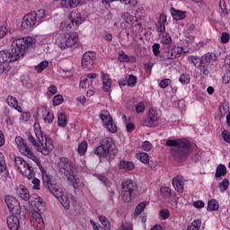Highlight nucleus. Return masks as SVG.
<instances>
[{
  "mask_svg": "<svg viewBox=\"0 0 230 230\" xmlns=\"http://www.w3.org/2000/svg\"><path fill=\"white\" fill-rule=\"evenodd\" d=\"M53 35L49 34L46 36H36V37H23V38H15L13 40V46L14 47L15 55L14 59L22 58L26 52L31 49L35 48L37 44H51L53 42Z\"/></svg>",
  "mask_w": 230,
  "mask_h": 230,
  "instance_id": "nucleus-1",
  "label": "nucleus"
},
{
  "mask_svg": "<svg viewBox=\"0 0 230 230\" xmlns=\"http://www.w3.org/2000/svg\"><path fill=\"white\" fill-rule=\"evenodd\" d=\"M29 204L32 208L29 214L31 227L37 230L44 229L46 224L44 223L42 213L46 211V201L38 194H34L31 196Z\"/></svg>",
  "mask_w": 230,
  "mask_h": 230,
  "instance_id": "nucleus-2",
  "label": "nucleus"
},
{
  "mask_svg": "<svg viewBox=\"0 0 230 230\" xmlns=\"http://www.w3.org/2000/svg\"><path fill=\"white\" fill-rule=\"evenodd\" d=\"M60 173H63L66 179L70 182L74 190H84L85 188V182L84 180L76 177L78 169L76 165L69 160L67 157H61L58 163Z\"/></svg>",
  "mask_w": 230,
  "mask_h": 230,
  "instance_id": "nucleus-3",
  "label": "nucleus"
},
{
  "mask_svg": "<svg viewBox=\"0 0 230 230\" xmlns=\"http://www.w3.org/2000/svg\"><path fill=\"white\" fill-rule=\"evenodd\" d=\"M39 124L34 125V131L37 139L33 135L28 136V140L31 143L34 149L37 152H40L42 155H49V152L55 149V145L53 144V139L49 136L44 134L40 129H37Z\"/></svg>",
  "mask_w": 230,
  "mask_h": 230,
  "instance_id": "nucleus-4",
  "label": "nucleus"
},
{
  "mask_svg": "<svg viewBox=\"0 0 230 230\" xmlns=\"http://www.w3.org/2000/svg\"><path fill=\"white\" fill-rule=\"evenodd\" d=\"M167 146H172L171 154L177 163L184 161L190 154V141L184 138L169 139L166 141Z\"/></svg>",
  "mask_w": 230,
  "mask_h": 230,
  "instance_id": "nucleus-5",
  "label": "nucleus"
},
{
  "mask_svg": "<svg viewBox=\"0 0 230 230\" xmlns=\"http://www.w3.org/2000/svg\"><path fill=\"white\" fill-rule=\"evenodd\" d=\"M14 164L21 175L29 180L32 179V190H40V180L35 178V171L28 162L19 156H16L14 157Z\"/></svg>",
  "mask_w": 230,
  "mask_h": 230,
  "instance_id": "nucleus-6",
  "label": "nucleus"
},
{
  "mask_svg": "<svg viewBox=\"0 0 230 230\" xmlns=\"http://www.w3.org/2000/svg\"><path fill=\"white\" fill-rule=\"evenodd\" d=\"M78 40V33L76 32H59L54 37V46L59 51H66V49L76 46Z\"/></svg>",
  "mask_w": 230,
  "mask_h": 230,
  "instance_id": "nucleus-7",
  "label": "nucleus"
},
{
  "mask_svg": "<svg viewBox=\"0 0 230 230\" xmlns=\"http://www.w3.org/2000/svg\"><path fill=\"white\" fill-rule=\"evenodd\" d=\"M117 153L116 145L111 137L102 139V145L95 149V154L99 155V157H112L116 155Z\"/></svg>",
  "mask_w": 230,
  "mask_h": 230,
  "instance_id": "nucleus-8",
  "label": "nucleus"
},
{
  "mask_svg": "<svg viewBox=\"0 0 230 230\" xmlns=\"http://www.w3.org/2000/svg\"><path fill=\"white\" fill-rule=\"evenodd\" d=\"M12 48L13 49L11 50L0 51V75H3L4 71H10V64H12V62H16V60L22 58H13V57H15V47L13 46V41L12 42Z\"/></svg>",
  "mask_w": 230,
  "mask_h": 230,
  "instance_id": "nucleus-9",
  "label": "nucleus"
},
{
  "mask_svg": "<svg viewBox=\"0 0 230 230\" xmlns=\"http://www.w3.org/2000/svg\"><path fill=\"white\" fill-rule=\"evenodd\" d=\"M12 48L13 49L11 50L0 51V75H3L4 71H10V64H12V62H16V60L22 58H13V57H15V47L13 46V41L12 42Z\"/></svg>",
  "mask_w": 230,
  "mask_h": 230,
  "instance_id": "nucleus-10",
  "label": "nucleus"
},
{
  "mask_svg": "<svg viewBox=\"0 0 230 230\" xmlns=\"http://www.w3.org/2000/svg\"><path fill=\"white\" fill-rule=\"evenodd\" d=\"M49 190L50 193L58 199L65 209H69L71 206V195H69V193L64 191V190L57 184H49Z\"/></svg>",
  "mask_w": 230,
  "mask_h": 230,
  "instance_id": "nucleus-11",
  "label": "nucleus"
},
{
  "mask_svg": "<svg viewBox=\"0 0 230 230\" xmlns=\"http://www.w3.org/2000/svg\"><path fill=\"white\" fill-rule=\"evenodd\" d=\"M82 22H84V19L82 17V14L80 13V12L78 11H73L70 13V16L68 19L64 20L61 23H60V30H62V31H69V30H73L78 28V26H80V24H82Z\"/></svg>",
  "mask_w": 230,
  "mask_h": 230,
  "instance_id": "nucleus-12",
  "label": "nucleus"
},
{
  "mask_svg": "<svg viewBox=\"0 0 230 230\" xmlns=\"http://www.w3.org/2000/svg\"><path fill=\"white\" fill-rule=\"evenodd\" d=\"M137 193V185L132 180H123L121 183V197L124 202H131Z\"/></svg>",
  "mask_w": 230,
  "mask_h": 230,
  "instance_id": "nucleus-13",
  "label": "nucleus"
},
{
  "mask_svg": "<svg viewBox=\"0 0 230 230\" xmlns=\"http://www.w3.org/2000/svg\"><path fill=\"white\" fill-rule=\"evenodd\" d=\"M15 143L19 152L22 155H25V157H28V159H31V161L39 164V158L35 156V155L33 154V151L30 149V146H28V145L26 144V141H24L22 137H16Z\"/></svg>",
  "mask_w": 230,
  "mask_h": 230,
  "instance_id": "nucleus-14",
  "label": "nucleus"
},
{
  "mask_svg": "<svg viewBox=\"0 0 230 230\" xmlns=\"http://www.w3.org/2000/svg\"><path fill=\"white\" fill-rule=\"evenodd\" d=\"M37 13L31 12L30 13L26 14L22 20V31L23 33H28L31 31L35 26L37 25Z\"/></svg>",
  "mask_w": 230,
  "mask_h": 230,
  "instance_id": "nucleus-15",
  "label": "nucleus"
},
{
  "mask_svg": "<svg viewBox=\"0 0 230 230\" xmlns=\"http://www.w3.org/2000/svg\"><path fill=\"white\" fill-rule=\"evenodd\" d=\"M100 119L102 121L103 127L109 130L111 134H114L118 132V127H116V124H114V121L112 120V116L108 111H102L100 113Z\"/></svg>",
  "mask_w": 230,
  "mask_h": 230,
  "instance_id": "nucleus-16",
  "label": "nucleus"
},
{
  "mask_svg": "<svg viewBox=\"0 0 230 230\" xmlns=\"http://www.w3.org/2000/svg\"><path fill=\"white\" fill-rule=\"evenodd\" d=\"M217 60V56L214 53H207L200 58V71L203 72V75H208L209 71L208 66L209 64H213Z\"/></svg>",
  "mask_w": 230,
  "mask_h": 230,
  "instance_id": "nucleus-17",
  "label": "nucleus"
},
{
  "mask_svg": "<svg viewBox=\"0 0 230 230\" xmlns=\"http://www.w3.org/2000/svg\"><path fill=\"white\" fill-rule=\"evenodd\" d=\"M94 60H96V52H85L82 58V66L84 69H93L94 66Z\"/></svg>",
  "mask_w": 230,
  "mask_h": 230,
  "instance_id": "nucleus-18",
  "label": "nucleus"
},
{
  "mask_svg": "<svg viewBox=\"0 0 230 230\" xmlns=\"http://www.w3.org/2000/svg\"><path fill=\"white\" fill-rule=\"evenodd\" d=\"M4 200L10 213H21V203L15 197L6 195Z\"/></svg>",
  "mask_w": 230,
  "mask_h": 230,
  "instance_id": "nucleus-19",
  "label": "nucleus"
},
{
  "mask_svg": "<svg viewBox=\"0 0 230 230\" xmlns=\"http://www.w3.org/2000/svg\"><path fill=\"white\" fill-rule=\"evenodd\" d=\"M186 182V180H184V177L181 175H177L172 179V186L178 193H183L184 192V184Z\"/></svg>",
  "mask_w": 230,
  "mask_h": 230,
  "instance_id": "nucleus-20",
  "label": "nucleus"
},
{
  "mask_svg": "<svg viewBox=\"0 0 230 230\" xmlns=\"http://www.w3.org/2000/svg\"><path fill=\"white\" fill-rule=\"evenodd\" d=\"M99 222H101L104 230H111V223L109 222L107 217H105L104 216H100ZM90 224L91 226H93V230H102V226H99L98 224H96V222H94L93 220H90Z\"/></svg>",
  "mask_w": 230,
  "mask_h": 230,
  "instance_id": "nucleus-21",
  "label": "nucleus"
},
{
  "mask_svg": "<svg viewBox=\"0 0 230 230\" xmlns=\"http://www.w3.org/2000/svg\"><path fill=\"white\" fill-rule=\"evenodd\" d=\"M16 194L18 197H20V199H22V200H29V203L31 201V197L34 195L32 194L30 196V191L26 187H24V185H20L16 188Z\"/></svg>",
  "mask_w": 230,
  "mask_h": 230,
  "instance_id": "nucleus-22",
  "label": "nucleus"
},
{
  "mask_svg": "<svg viewBox=\"0 0 230 230\" xmlns=\"http://www.w3.org/2000/svg\"><path fill=\"white\" fill-rule=\"evenodd\" d=\"M149 123L146 124V127H152V123L155 121L159 120L161 118V111L157 110L156 108H150L148 112Z\"/></svg>",
  "mask_w": 230,
  "mask_h": 230,
  "instance_id": "nucleus-23",
  "label": "nucleus"
},
{
  "mask_svg": "<svg viewBox=\"0 0 230 230\" xmlns=\"http://www.w3.org/2000/svg\"><path fill=\"white\" fill-rule=\"evenodd\" d=\"M20 226L21 222L16 216L11 215L7 217V226L10 230H18Z\"/></svg>",
  "mask_w": 230,
  "mask_h": 230,
  "instance_id": "nucleus-24",
  "label": "nucleus"
},
{
  "mask_svg": "<svg viewBox=\"0 0 230 230\" xmlns=\"http://www.w3.org/2000/svg\"><path fill=\"white\" fill-rule=\"evenodd\" d=\"M7 104L9 107H13L18 112H22V106L19 104L17 99L12 95L7 96L6 98Z\"/></svg>",
  "mask_w": 230,
  "mask_h": 230,
  "instance_id": "nucleus-25",
  "label": "nucleus"
},
{
  "mask_svg": "<svg viewBox=\"0 0 230 230\" xmlns=\"http://www.w3.org/2000/svg\"><path fill=\"white\" fill-rule=\"evenodd\" d=\"M102 89L105 93H110L111 87H112V80L111 79V76L108 74H103L102 77Z\"/></svg>",
  "mask_w": 230,
  "mask_h": 230,
  "instance_id": "nucleus-26",
  "label": "nucleus"
},
{
  "mask_svg": "<svg viewBox=\"0 0 230 230\" xmlns=\"http://www.w3.org/2000/svg\"><path fill=\"white\" fill-rule=\"evenodd\" d=\"M42 118L45 123L48 125L53 123V120L55 119V115L53 114V111L48 108H45L42 111Z\"/></svg>",
  "mask_w": 230,
  "mask_h": 230,
  "instance_id": "nucleus-27",
  "label": "nucleus"
},
{
  "mask_svg": "<svg viewBox=\"0 0 230 230\" xmlns=\"http://www.w3.org/2000/svg\"><path fill=\"white\" fill-rule=\"evenodd\" d=\"M182 53H188V49H186V48L179 46L173 47L171 51V57H169V58H179V57H181Z\"/></svg>",
  "mask_w": 230,
  "mask_h": 230,
  "instance_id": "nucleus-28",
  "label": "nucleus"
},
{
  "mask_svg": "<svg viewBox=\"0 0 230 230\" xmlns=\"http://www.w3.org/2000/svg\"><path fill=\"white\" fill-rule=\"evenodd\" d=\"M119 168L120 170H124L125 172H132L136 168L134 163L127 160H121L119 164Z\"/></svg>",
  "mask_w": 230,
  "mask_h": 230,
  "instance_id": "nucleus-29",
  "label": "nucleus"
},
{
  "mask_svg": "<svg viewBox=\"0 0 230 230\" xmlns=\"http://www.w3.org/2000/svg\"><path fill=\"white\" fill-rule=\"evenodd\" d=\"M227 175V167L224 164H219L217 167L215 177L217 181H221L222 177H226Z\"/></svg>",
  "mask_w": 230,
  "mask_h": 230,
  "instance_id": "nucleus-30",
  "label": "nucleus"
},
{
  "mask_svg": "<svg viewBox=\"0 0 230 230\" xmlns=\"http://www.w3.org/2000/svg\"><path fill=\"white\" fill-rule=\"evenodd\" d=\"M80 3V0H61L60 4L62 8H76Z\"/></svg>",
  "mask_w": 230,
  "mask_h": 230,
  "instance_id": "nucleus-31",
  "label": "nucleus"
},
{
  "mask_svg": "<svg viewBox=\"0 0 230 230\" xmlns=\"http://www.w3.org/2000/svg\"><path fill=\"white\" fill-rule=\"evenodd\" d=\"M118 55V60L119 62H136V58L134 56H128L123 50H119Z\"/></svg>",
  "mask_w": 230,
  "mask_h": 230,
  "instance_id": "nucleus-32",
  "label": "nucleus"
},
{
  "mask_svg": "<svg viewBox=\"0 0 230 230\" xmlns=\"http://www.w3.org/2000/svg\"><path fill=\"white\" fill-rule=\"evenodd\" d=\"M121 18L129 26H134V22H136V21H137V19H136V17L132 16L130 14V13H122L121 14Z\"/></svg>",
  "mask_w": 230,
  "mask_h": 230,
  "instance_id": "nucleus-33",
  "label": "nucleus"
},
{
  "mask_svg": "<svg viewBox=\"0 0 230 230\" xmlns=\"http://www.w3.org/2000/svg\"><path fill=\"white\" fill-rule=\"evenodd\" d=\"M171 13L175 21H182L186 17V13L175 10L174 8L171 9Z\"/></svg>",
  "mask_w": 230,
  "mask_h": 230,
  "instance_id": "nucleus-34",
  "label": "nucleus"
},
{
  "mask_svg": "<svg viewBox=\"0 0 230 230\" xmlns=\"http://www.w3.org/2000/svg\"><path fill=\"white\" fill-rule=\"evenodd\" d=\"M136 157L144 164H148V163H150V156H148V155L145 152L137 153Z\"/></svg>",
  "mask_w": 230,
  "mask_h": 230,
  "instance_id": "nucleus-35",
  "label": "nucleus"
},
{
  "mask_svg": "<svg viewBox=\"0 0 230 230\" xmlns=\"http://www.w3.org/2000/svg\"><path fill=\"white\" fill-rule=\"evenodd\" d=\"M58 127H66L67 126V116L63 112L58 114Z\"/></svg>",
  "mask_w": 230,
  "mask_h": 230,
  "instance_id": "nucleus-36",
  "label": "nucleus"
},
{
  "mask_svg": "<svg viewBox=\"0 0 230 230\" xmlns=\"http://www.w3.org/2000/svg\"><path fill=\"white\" fill-rule=\"evenodd\" d=\"M91 85H93V80H89L87 77L85 76H82L80 79V83H79V86L82 89H87L90 88Z\"/></svg>",
  "mask_w": 230,
  "mask_h": 230,
  "instance_id": "nucleus-37",
  "label": "nucleus"
},
{
  "mask_svg": "<svg viewBox=\"0 0 230 230\" xmlns=\"http://www.w3.org/2000/svg\"><path fill=\"white\" fill-rule=\"evenodd\" d=\"M218 208L220 206L218 205V201L217 199H210L208 203V211H218Z\"/></svg>",
  "mask_w": 230,
  "mask_h": 230,
  "instance_id": "nucleus-38",
  "label": "nucleus"
},
{
  "mask_svg": "<svg viewBox=\"0 0 230 230\" xmlns=\"http://www.w3.org/2000/svg\"><path fill=\"white\" fill-rule=\"evenodd\" d=\"M200 226H202V221L200 219H195L186 230H200Z\"/></svg>",
  "mask_w": 230,
  "mask_h": 230,
  "instance_id": "nucleus-39",
  "label": "nucleus"
},
{
  "mask_svg": "<svg viewBox=\"0 0 230 230\" xmlns=\"http://www.w3.org/2000/svg\"><path fill=\"white\" fill-rule=\"evenodd\" d=\"M148 206V202L146 201H142L140 202L135 208V215H141L143 211H145V208Z\"/></svg>",
  "mask_w": 230,
  "mask_h": 230,
  "instance_id": "nucleus-40",
  "label": "nucleus"
},
{
  "mask_svg": "<svg viewBox=\"0 0 230 230\" xmlns=\"http://www.w3.org/2000/svg\"><path fill=\"white\" fill-rule=\"evenodd\" d=\"M229 188V180L223 179V181L219 183V190L220 193H226Z\"/></svg>",
  "mask_w": 230,
  "mask_h": 230,
  "instance_id": "nucleus-41",
  "label": "nucleus"
},
{
  "mask_svg": "<svg viewBox=\"0 0 230 230\" xmlns=\"http://www.w3.org/2000/svg\"><path fill=\"white\" fill-rule=\"evenodd\" d=\"M77 152L79 155H85V152H87V141H83L79 144Z\"/></svg>",
  "mask_w": 230,
  "mask_h": 230,
  "instance_id": "nucleus-42",
  "label": "nucleus"
},
{
  "mask_svg": "<svg viewBox=\"0 0 230 230\" xmlns=\"http://www.w3.org/2000/svg\"><path fill=\"white\" fill-rule=\"evenodd\" d=\"M20 113L21 123H26L27 121H30V118H31V114L30 113V111H24V110H22V112Z\"/></svg>",
  "mask_w": 230,
  "mask_h": 230,
  "instance_id": "nucleus-43",
  "label": "nucleus"
},
{
  "mask_svg": "<svg viewBox=\"0 0 230 230\" xmlns=\"http://www.w3.org/2000/svg\"><path fill=\"white\" fill-rule=\"evenodd\" d=\"M37 14V21L40 24V22H42V21H46V10L44 9H40L36 13Z\"/></svg>",
  "mask_w": 230,
  "mask_h": 230,
  "instance_id": "nucleus-44",
  "label": "nucleus"
},
{
  "mask_svg": "<svg viewBox=\"0 0 230 230\" xmlns=\"http://www.w3.org/2000/svg\"><path fill=\"white\" fill-rule=\"evenodd\" d=\"M49 66V62L48 61H41L38 66H35V71L37 73H42L46 67Z\"/></svg>",
  "mask_w": 230,
  "mask_h": 230,
  "instance_id": "nucleus-45",
  "label": "nucleus"
},
{
  "mask_svg": "<svg viewBox=\"0 0 230 230\" xmlns=\"http://www.w3.org/2000/svg\"><path fill=\"white\" fill-rule=\"evenodd\" d=\"M63 102H64V97L62 96V94H58L54 96L53 102H52L54 107H58V105H62Z\"/></svg>",
  "mask_w": 230,
  "mask_h": 230,
  "instance_id": "nucleus-46",
  "label": "nucleus"
},
{
  "mask_svg": "<svg viewBox=\"0 0 230 230\" xmlns=\"http://www.w3.org/2000/svg\"><path fill=\"white\" fill-rule=\"evenodd\" d=\"M136 84H137V77H136L134 75H129L128 77V86L136 87Z\"/></svg>",
  "mask_w": 230,
  "mask_h": 230,
  "instance_id": "nucleus-47",
  "label": "nucleus"
},
{
  "mask_svg": "<svg viewBox=\"0 0 230 230\" xmlns=\"http://www.w3.org/2000/svg\"><path fill=\"white\" fill-rule=\"evenodd\" d=\"M58 88L55 86V84H51L47 88V96L49 98H51V96H55L57 94Z\"/></svg>",
  "mask_w": 230,
  "mask_h": 230,
  "instance_id": "nucleus-48",
  "label": "nucleus"
},
{
  "mask_svg": "<svg viewBox=\"0 0 230 230\" xmlns=\"http://www.w3.org/2000/svg\"><path fill=\"white\" fill-rule=\"evenodd\" d=\"M141 148H142V150H144V152H150V150H152V148H154V145H152V143H150V141L146 140L142 143Z\"/></svg>",
  "mask_w": 230,
  "mask_h": 230,
  "instance_id": "nucleus-49",
  "label": "nucleus"
},
{
  "mask_svg": "<svg viewBox=\"0 0 230 230\" xmlns=\"http://www.w3.org/2000/svg\"><path fill=\"white\" fill-rule=\"evenodd\" d=\"M6 172V161H4V155L0 152V172Z\"/></svg>",
  "mask_w": 230,
  "mask_h": 230,
  "instance_id": "nucleus-50",
  "label": "nucleus"
},
{
  "mask_svg": "<svg viewBox=\"0 0 230 230\" xmlns=\"http://www.w3.org/2000/svg\"><path fill=\"white\" fill-rule=\"evenodd\" d=\"M189 61L195 66V67H199L200 69V58H199L197 56H190Z\"/></svg>",
  "mask_w": 230,
  "mask_h": 230,
  "instance_id": "nucleus-51",
  "label": "nucleus"
},
{
  "mask_svg": "<svg viewBox=\"0 0 230 230\" xmlns=\"http://www.w3.org/2000/svg\"><path fill=\"white\" fill-rule=\"evenodd\" d=\"M145 109H146L145 101H142V102L137 103V105H136L137 114H143V112H145Z\"/></svg>",
  "mask_w": 230,
  "mask_h": 230,
  "instance_id": "nucleus-52",
  "label": "nucleus"
},
{
  "mask_svg": "<svg viewBox=\"0 0 230 230\" xmlns=\"http://www.w3.org/2000/svg\"><path fill=\"white\" fill-rule=\"evenodd\" d=\"M190 75L188 74H182L180 75L179 81L181 82V84H182L183 85H186L187 84L190 83Z\"/></svg>",
  "mask_w": 230,
  "mask_h": 230,
  "instance_id": "nucleus-53",
  "label": "nucleus"
},
{
  "mask_svg": "<svg viewBox=\"0 0 230 230\" xmlns=\"http://www.w3.org/2000/svg\"><path fill=\"white\" fill-rule=\"evenodd\" d=\"M159 216L162 220H167V218H170V210L162 209L159 211Z\"/></svg>",
  "mask_w": 230,
  "mask_h": 230,
  "instance_id": "nucleus-54",
  "label": "nucleus"
},
{
  "mask_svg": "<svg viewBox=\"0 0 230 230\" xmlns=\"http://www.w3.org/2000/svg\"><path fill=\"white\" fill-rule=\"evenodd\" d=\"M161 42L162 44H172V37H170V34H163L161 38Z\"/></svg>",
  "mask_w": 230,
  "mask_h": 230,
  "instance_id": "nucleus-55",
  "label": "nucleus"
},
{
  "mask_svg": "<svg viewBox=\"0 0 230 230\" xmlns=\"http://www.w3.org/2000/svg\"><path fill=\"white\" fill-rule=\"evenodd\" d=\"M97 179H99V181H101V182H102L104 186H107V187L111 186V181H109V179H107V177L102 174H98Z\"/></svg>",
  "mask_w": 230,
  "mask_h": 230,
  "instance_id": "nucleus-56",
  "label": "nucleus"
},
{
  "mask_svg": "<svg viewBox=\"0 0 230 230\" xmlns=\"http://www.w3.org/2000/svg\"><path fill=\"white\" fill-rule=\"evenodd\" d=\"M119 1L122 4L128 5L130 6H137V0H117Z\"/></svg>",
  "mask_w": 230,
  "mask_h": 230,
  "instance_id": "nucleus-57",
  "label": "nucleus"
},
{
  "mask_svg": "<svg viewBox=\"0 0 230 230\" xmlns=\"http://www.w3.org/2000/svg\"><path fill=\"white\" fill-rule=\"evenodd\" d=\"M171 84H172V80L170 79H163L159 83L161 89H166V87H168V85H171Z\"/></svg>",
  "mask_w": 230,
  "mask_h": 230,
  "instance_id": "nucleus-58",
  "label": "nucleus"
},
{
  "mask_svg": "<svg viewBox=\"0 0 230 230\" xmlns=\"http://www.w3.org/2000/svg\"><path fill=\"white\" fill-rule=\"evenodd\" d=\"M230 40V35L227 32H223L221 34V43L222 44H227V42H229Z\"/></svg>",
  "mask_w": 230,
  "mask_h": 230,
  "instance_id": "nucleus-59",
  "label": "nucleus"
},
{
  "mask_svg": "<svg viewBox=\"0 0 230 230\" xmlns=\"http://www.w3.org/2000/svg\"><path fill=\"white\" fill-rule=\"evenodd\" d=\"M192 205L194 208H196V209H202V208H205L206 203H204L202 200H196L192 203Z\"/></svg>",
  "mask_w": 230,
  "mask_h": 230,
  "instance_id": "nucleus-60",
  "label": "nucleus"
},
{
  "mask_svg": "<svg viewBox=\"0 0 230 230\" xmlns=\"http://www.w3.org/2000/svg\"><path fill=\"white\" fill-rule=\"evenodd\" d=\"M161 45H159L158 43H155L153 45V53L155 55V57H159V53H161Z\"/></svg>",
  "mask_w": 230,
  "mask_h": 230,
  "instance_id": "nucleus-61",
  "label": "nucleus"
},
{
  "mask_svg": "<svg viewBox=\"0 0 230 230\" xmlns=\"http://www.w3.org/2000/svg\"><path fill=\"white\" fill-rule=\"evenodd\" d=\"M230 82V70L226 69V73L223 75V84H229Z\"/></svg>",
  "mask_w": 230,
  "mask_h": 230,
  "instance_id": "nucleus-62",
  "label": "nucleus"
},
{
  "mask_svg": "<svg viewBox=\"0 0 230 230\" xmlns=\"http://www.w3.org/2000/svg\"><path fill=\"white\" fill-rule=\"evenodd\" d=\"M222 137L226 143H230V133L228 130H223L222 132Z\"/></svg>",
  "mask_w": 230,
  "mask_h": 230,
  "instance_id": "nucleus-63",
  "label": "nucleus"
},
{
  "mask_svg": "<svg viewBox=\"0 0 230 230\" xmlns=\"http://www.w3.org/2000/svg\"><path fill=\"white\" fill-rule=\"evenodd\" d=\"M120 230H132V224L128 222L122 223Z\"/></svg>",
  "mask_w": 230,
  "mask_h": 230,
  "instance_id": "nucleus-64",
  "label": "nucleus"
}]
</instances>
